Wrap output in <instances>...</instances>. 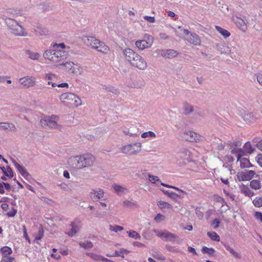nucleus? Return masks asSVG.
Listing matches in <instances>:
<instances>
[{
	"label": "nucleus",
	"mask_w": 262,
	"mask_h": 262,
	"mask_svg": "<svg viewBox=\"0 0 262 262\" xmlns=\"http://www.w3.org/2000/svg\"><path fill=\"white\" fill-rule=\"evenodd\" d=\"M95 158L91 154H84L71 156L68 159L69 166L75 170H79L93 166Z\"/></svg>",
	"instance_id": "nucleus-1"
},
{
	"label": "nucleus",
	"mask_w": 262,
	"mask_h": 262,
	"mask_svg": "<svg viewBox=\"0 0 262 262\" xmlns=\"http://www.w3.org/2000/svg\"><path fill=\"white\" fill-rule=\"evenodd\" d=\"M123 55L126 61L130 65L141 70L146 69L147 65L144 59L130 48H125L123 50Z\"/></svg>",
	"instance_id": "nucleus-2"
},
{
	"label": "nucleus",
	"mask_w": 262,
	"mask_h": 262,
	"mask_svg": "<svg viewBox=\"0 0 262 262\" xmlns=\"http://www.w3.org/2000/svg\"><path fill=\"white\" fill-rule=\"evenodd\" d=\"M43 57L48 60L56 63L68 56V53L62 50H48L43 53Z\"/></svg>",
	"instance_id": "nucleus-3"
},
{
	"label": "nucleus",
	"mask_w": 262,
	"mask_h": 262,
	"mask_svg": "<svg viewBox=\"0 0 262 262\" xmlns=\"http://www.w3.org/2000/svg\"><path fill=\"white\" fill-rule=\"evenodd\" d=\"M60 100L64 105L68 106L75 105L77 107L82 104L80 98L72 93L62 94L60 96Z\"/></svg>",
	"instance_id": "nucleus-4"
},
{
	"label": "nucleus",
	"mask_w": 262,
	"mask_h": 262,
	"mask_svg": "<svg viewBox=\"0 0 262 262\" xmlns=\"http://www.w3.org/2000/svg\"><path fill=\"white\" fill-rule=\"evenodd\" d=\"M5 22L9 27L11 33L15 36H27L28 35V33L25 31V29L13 19L6 18Z\"/></svg>",
	"instance_id": "nucleus-5"
},
{
	"label": "nucleus",
	"mask_w": 262,
	"mask_h": 262,
	"mask_svg": "<svg viewBox=\"0 0 262 262\" xmlns=\"http://www.w3.org/2000/svg\"><path fill=\"white\" fill-rule=\"evenodd\" d=\"M142 144L140 142L130 143L124 145L120 148L121 152L129 155H135L141 150Z\"/></svg>",
	"instance_id": "nucleus-6"
},
{
	"label": "nucleus",
	"mask_w": 262,
	"mask_h": 262,
	"mask_svg": "<svg viewBox=\"0 0 262 262\" xmlns=\"http://www.w3.org/2000/svg\"><path fill=\"white\" fill-rule=\"evenodd\" d=\"M58 120V116L52 115L40 120V123L43 127L48 126L51 128L58 129L59 127V125L57 124Z\"/></svg>",
	"instance_id": "nucleus-7"
},
{
	"label": "nucleus",
	"mask_w": 262,
	"mask_h": 262,
	"mask_svg": "<svg viewBox=\"0 0 262 262\" xmlns=\"http://www.w3.org/2000/svg\"><path fill=\"white\" fill-rule=\"evenodd\" d=\"M154 232L156 235L160 237L162 240L166 242H175L178 238L177 235L173 234L167 230H159L155 229Z\"/></svg>",
	"instance_id": "nucleus-8"
},
{
	"label": "nucleus",
	"mask_w": 262,
	"mask_h": 262,
	"mask_svg": "<svg viewBox=\"0 0 262 262\" xmlns=\"http://www.w3.org/2000/svg\"><path fill=\"white\" fill-rule=\"evenodd\" d=\"M144 39L139 40L135 42L136 46L140 50L150 48L154 42L153 38L149 34H145Z\"/></svg>",
	"instance_id": "nucleus-9"
},
{
	"label": "nucleus",
	"mask_w": 262,
	"mask_h": 262,
	"mask_svg": "<svg viewBox=\"0 0 262 262\" xmlns=\"http://www.w3.org/2000/svg\"><path fill=\"white\" fill-rule=\"evenodd\" d=\"M19 84L25 89H29L35 86L36 84V79L32 76H26L18 79Z\"/></svg>",
	"instance_id": "nucleus-10"
},
{
	"label": "nucleus",
	"mask_w": 262,
	"mask_h": 262,
	"mask_svg": "<svg viewBox=\"0 0 262 262\" xmlns=\"http://www.w3.org/2000/svg\"><path fill=\"white\" fill-rule=\"evenodd\" d=\"M255 174L254 170H245L238 172L236 176L239 181H245L250 180Z\"/></svg>",
	"instance_id": "nucleus-11"
},
{
	"label": "nucleus",
	"mask_w": 262,
	"mask_h": 262,
	"mask_svg": "<svg viewBox=\"0 0 262 262\" xmlns=\"http://www.w3.org/2000/svg\"><path fill=\"white\" fill-rule=\"evenodd\" d=\"M46 79H47L49 81L48 82L49 85L51 84L53 88H54L56 86L59 88H68V84L67 83H62L60 84H57L55 81L57 79V76L52 73H48L46 75Z\"/></svg>",
	"instance_id": "nucleus-12"
},
{
	"label": "nucleus",
	"mask_w": 262,
	"mask_h": 262,
	"mask_svg": "<svg viewBox=\"0 0 262 262\" xmlns=\"http://www.w3.org/2000/svg\"><path fill=\"white\" fill-rule=\"evenodd\" d=\"M183 138L189 142H198L202 140V137L192 131H188L184 133Z\"/></svg>",
	"instance_id": "nucleus-13"
},
{
	"label": "nucleus",
	"mask_w": 262,
	"mask_h": 262,
	"mask_svg": "<svg viewBox=\"0 0 262 262\" xmlns=\"http://www.w3.org/2000/svg\"><path fill=\"white\" fill-rule=\"evenodd\" d=\"M196 106H194L188 103V102L185 101L182 103V113L185 116L190 115L192 114L195 111V108Z\"/></svg>",
	"instance_id": "nucleus-14"
},
{
	"label": "nucleus",
	"mask_w": 262,
	"mask_h": 262,
	"mask_svg": "<svg viewBox=\"0 0 262 262\" xmlns=\"http://www.w3.org/2000/svg\"><path fill=\"white\" fill-rule=\"evenodd\" d=\"M90 198L94 201H97L104 196V191L102 189H92L89 193Z\"/></svg>",
	"instance_id": "nucleus-15"
},
{
	"label": "nucleus",
	"mask_w": 262,
	"mask_h": 262,
	"mask_svg": "<svg viewBox=\"0 0 262 262\" xmlns=\"http://www.w3.org/2000/svg\"><path fill=\"white\" fill-rule=\"evenodd\" d=\"M82 40L88 46L94 48L97 45L98 39L93 36H83L81 37Z\"/></svg>",
	"instance_id": "nucleus-16"
},
{
	"label": "nucleus",
	"mask_w": 262,
	"mask_h": 262,
	"mask_svg": "<svg viewBox=\"0 0 262 262\" xmlns=\"http://www.w3.org/2000/svg\"><path fill=\"white\" fill-rule=\"evenodd\" d=\"M0 129L6 132H17V128L14 124L6 122H1Z\"/></svg>",
	"instance_id": "nucleus-17"
},
{
	"label": "nucleus",
	"mask_w": 262,
	"mask_h": 262,
	"mask_svg": "<svg viewBox=\"0 0 262 262\" xmlns=\"http://www.w3.org/2000/svg\"><path fill=\"white\" fill-rule=\"evenodd\" d=\"M163 52L162 57L165 58L171 59L177 56L179 53L173 49H164Z\"/></svg>",
	"instance_id": "nucleus-18"
},
{
	"label": "nucleus",
	"mask_w": 262,
	"mask_h": 262,
	"mask_svg": "<svg viewBox=\"0 0 262 262\" xmlns=\"http://www.w3.org/2000/svg\"><path fill=\"white\" fill-rule=\"evenodd\" d=\"M187 41L194 46H200L201 40L199 36L195 33H190V35L186 38Z\"/></svg>",
	"instance_id": "nucleus-19"
},
{
	"label": "nucleus",
	"mask_w": 262,
	"mask_h": 262,
	"mask_svg": "<svg viewBox=\"0 0 262 262\" xmlns=\"http://www.w3.org/2000/svg\"><path fill=\"white\" fill-rule=\"evenodd\" d=\"M70 225L72 227V228L69 232H68L66 233L70 236H73L78 232L80 226L79 225V222L76 220L71 222Z\"/></svg>",
	"instance_id": "nucleus-20"
},
{
	"label": "nucleus",
	"mask_w": 262,
	"mask_h": 262,
	"mask_svg": "<svg viewBox=\"0 0 262 262\" xmlns=\"http://www.w3.org/2000/svg\"><path fill=\"white\" fill-rule=\"evenodd\" d=\"M112 187L114 189L115 192L120 195L125 194L129 192V190L126 187L117 184H113Z\"/></svg>",
	"instance_id": "nucleus-21"
},
{
	"label": "nucleus",
	"mask_w": 262,
	"mask_h": 262,
	"mask_svg": "<svg viewBox=\"0 0 262 262\" xmlns=\"http://www.w3.org/2000/svg\"><path fill=\"white\" fill-rule=\"evenodd\" d=\"M232 21L243 30H245L247 28L246 20L237 16H233Z\"/></svg>",
	"instance_id": "nucleus-22"
},
{
	"label": "nucleus",
	"mask_w": 262,
	"mask_h": 262,
	"mask_svg": "<svg viewBox=\"0 0 262 262\" xmlns=\"http://www.w3.org/2000/svg\"><path fill=\"white\" fill-rule=\"evenodd\" d=\"M93 49H96L98 51L102 52L104 54H107L110 51V48L108 46L105 45L104 42L98 40L97 45L94 47Z\"/></svg>",
	"instance_id": "nucleus-23"
},
{
	"label": "nucleus",
	"mask_w": 262,
	"mask_h": 262,
	"mask_svg": "<svg viewBox=\"0 0 262 262\" xmlns=\"http://www.w3.org/2000/svg\"><path fill=\"white\" fill-rule=\"evenodd\" d=\"M33 32L38 36L46 35L48 34L49 31L43 26H38L33 28Z\"/></svg>",
	"instance_id": "nucleus-24"
},
{
	"label": "nucleus",
	"mask_w": 262,
	"mask_h": 262,
	"mask_svg": "<svg viewBox=\"0 0 262 262\" xmlns=\"http://www.w3.org/2000/svg\"><path fill=\"white\" fill-rule=\"evenodd\" d=\"M12 161L21 176L25 178H26L29 175L27 170L24 167L19 165L15 160L12 159Z\"/></svg>",
	"instance_id": "nucleus-25"
},
{
	"label": "nucleus",
	"mask_w": 262,
	"mask_h": 262,
	"mask_svg": "<svg viewBox=\"0 0 262 262\" xmlns=\"http://www.w3.org/2000/svg\"><path fill=\"white\" fill-rule=\"evenodd\" d=\"M62 65H64L66 69L70 73L73 74H76L77 71H76L77 66H75V64L71 61L67 62L66 63H62Z\"/></svg>",
	"instance_id": "nucleus-26"
},
{
	"label": "nucleus",
	"mask_w": 262,
	"mask_h": 262,
	"mask_svg": "<svg viewBox=\"0 0 262 262\" xmlns=\"http://www.w3.org/2000/svg\"><path fill=\"white\" fill-rule=\"evenodd\" d=\"M123 206L125 208H138L139 207L138 203L137 202L133 201V200H124L122 202Z\"/></svg>",
	"instance_id": "nucleus-27"
},
{
	"label": "nucleus",
	"mask_w": 262,
	"mask_h": 262,
	"mask_svg": "<svg viewBox=\"0 0 262 262\" xmlns=\"http://www.w3.org/2000/svg\"><path fill=\"white\" fill-rule=\"evenodd\" d=\"M1 252L2 253V258L9 256L12 253V249L7 246L1 248Z\"/></svg>",
	"instance_id": "nucleus-28"
},
{
	"label": "nucleus",
	"mask_w": 262,
	"mask_h": 262,
	"mask_svg": "<svg viewBox=\"0 0 262 262\" xmlns=\"http://www.w3.org/2000/svg\"><path fill=\"white\" fill-rule=\"evenodd\" d=\"M239 161H240L241 167L242 168H249L253 166V165L250 162L249 160L246 158H240Z\"/></svg>",
	"instance_id": "nucleus-29"
},
{
	"label": "nucleus",
	"mask_w": 262,
	"mask_h": 262,
	"mask_svg": "<svg viewBox=\"0 0 262 262\" xmlns=\"http://www.w3.org/2000/svg\"><path fill=\"white\" fill-rule=\"evenodd\" d=\"M215 29L225 38H227L228 37H229L230 35V32L229 31H228L227 30L222 28L221 27L216 26H215Z\"/></svg>",
	"instance_id": "nucleus-30"
},
{
	"label": "nucleus",
	"mask_w": 262,
	"mask_h": 262,
	"mask_svg": "<svg viewBox=\"0 0 262 262\" xmlns=\"http://www.w3.org/2000/svg\"><path fill=\"white\" fill-rule=\"evenodd\" d=\"M231 152L232 154H235L237 157V161H239L242 154L243 153V151L241 148H232Z\"/></svg>",
	"instance_id": "nucleus-31"
},
{
	"label": "nucleus",
	"mask_w": 262,
	"mask_h": 262,
	"mask_svg": "<svg viewBox=\"0 0 262 262\" xmlns=\"http://www.w3.org/2000/svg\"><path fill=\"white\" fill-rule=\"evenodd\" d=\"M250 186L252 189H259L261 188L260 182L257 180H253L250 182Z\"/></svg>",
	"instance_id": "nucleus-32"
},
{
	"label": "nucleus",
	"mask_w": 262,
	"mask_h": 262,
	"mask_svg": "<svg viewBox=\"0 0 262 262\" xmlns=\"http://www.w3.org/2000/svg\"><path fill=\"white\" fill-rule=\"evenodd\" d=\"M157 205L161 209L167 208L172 209L173 208L171 205L164 201H159L158 202Z\"/></svg>",
	"instance_id": "nucleus-33"
},
{
	"label": "nucleus",
	"mask_w": 262,
	"mask_h": 262,
	"mask_svg": "<svg viewBox=\"0 0 262 262\" xmlns=\"http://www.w3.org/2000/svg\"><path fill=\"white\" fill-rule=\"evenodd\" d=\"M225 247L226 248V249L229 251V252L234 256L235 257V258H241V255L239 254V253H238V252L235 251L234 250V249L230 247V246H228V245H225Z\"/></svg>",
	"instance_id": "nucleus-34"
},
{
	"label": "nucleus",
	"mask_w": 262,
	"mask_h": 262,
	"mask_svg": "<svg viewBox=\"0 0 262 262\" xmlns=\"http://www.w3.org/2000/svg\"><path fill=\"white\" fill-rule=\"evenodd\" d=\"M244 149L246 152L249 154L252 153L255 149V148L251 146L249 142H247L245 144Z\"/></svg>",
	"instance_id": "nucleus-35"
},
{
	"label": "nucleus",
	"mask_w": 262,
	"mask_h": 262,
	"mask_svg": "<svg viewBox=\"0 0 262 262\" xmlns=\"http://www.w3.org/2000/svg\"><path fill=\"white\" fill-rule=\"evenodd\" d=\"M104 89L106 91L111 92L116 95H118L120 94L119 90L112 86H104Z\"/></svg>",
	"instance_id": "nucleus-36"
},
{
	"label": "nucleus",
	"mask_w": 262,
	"mask_h": 262,
	"mask_svg": "<svg viewBox=\"0 0 262 262\" xmlns=\"http://www.w3.org/2000/svg\"><path fill=\"white\" fill-rule=\"evenodd\" d=\"M241 192L246 196L251 197L254 195V193L250 190V189L246 186H243L242 188Z\"/></svg>",
	"instance_id": "nucleus-37"
},
{
	"label": "nucleus",
	"mask_w": 262,
	"mask_h": 262,
	"mask_svg": "<svg viewBox=\"0 0 262 262\" xmlns=\"http://www.w3.org/2000/svg\"><path fill=\"white\" fill-rule=\"evenodd\" d=\"M86 254L95 261H101L103 257L102 255L93 253H87Z\"/></svg>",
	"instance_id": "nucleus-38"
},
{
	"label": "nucleus",
	"mask_w": 262,
	"mask_h": 262,
	"mask_svg": "<svg viewBox=\"0 0 262 262\" xmlns=\"http://www.w3.org/2000/svg\"><path fill=\"white\" fill-rule=\"evenodd\" d=\"M79 245L81 247L85 249H91L93 247L92 243L90 241H86L84 242H80Z\"/></svg>",
	"instance_id": "nucleus-39"
},
{
	"label": "nucleus",
	"mask_w": 262,
	"mask_h": 262,
	"mask_svg": "<svg viewBox=\"0 0 262 262\" xmlns=\"http://www.w3.org/2000/svg\"><path fill=\"white\" fill-rule=\"evenodd\" d=\"M26 53L29 58L33 60L38 59L39 57V54L38 53L33 52L30 50L26 51Z\"/></svg>",
	"instance_id": "nucleus-40"
},
{
	"label": "nucleus",
	"mask_w": 262,
	"mask_h": 262,
	"mask_svg": "<svg viewBox=\"0 0 262 262\" xmlns=\"http://www.w3.org/2000/svg\"><path fill=\"white\" fill-rule=\"evenodd\" d=\"M207 235L214 241L219 242L220 240L219 235L215 232H208Z\"/></svg>",
	"instance_id": "nucleus-41"
},
{
	"label": "nucleus",
	"mask_w": 262,
	"mask_h": 262,
	"mask_svg": "<svg viewBox=\"0 0 262 262\" xmlns=\"http://www.w3.org/2000/svg\"><path fill=\"white\" fill-rule=\"evenodd\" d=\"M127 233L128 234V236L130 237L136 239H140L141 237L136 231L132 230L130 231H127Z\"/></svg>",
	"instance_id": "nucleus-42"
},
{
	"label": "nucleus",
	"mask_w": 262,
	"mask_h": 262,
	"mask_svg": "<svg viewBox=\"0 0 262 262\" xmlns=\"http://www.w3.org/2000/svg\"><path fill=\"white\" fill-rule=\"evenodd\" d=\"M162 191L164 192V194H165L171 198L172 199H175L176 197L183 198V196H181V195L172 192H169V191L164 190H162Z\"/></svg>",
	"instance_id": "nucleus-43"
},
{
	"label": "nucleus",
	"mask_w": 262,
	"mask_h": 262,
	"mask_svg": "<svg viewBox=\"0 0 262 262\" xmlns=\"http://www.w3.org/2000/svg\"><path fill=\"white\" fill-rule=\"evenodd\" d=\"M109 229L111 231H114L115 232H117L118 231H121L123 230V228L122 226L112 225L109 226Z\"/></svg>",
	"instance_id": "nucleus-44"
},
{
	"label": "nucleus",
	"mask_w": 262,
	"mask_h": 262,
	"mask_svg": "<svg viewBox=\"0 0 262 262\" xmlns=\"http://www.w3.org/2000/svg\"><path fill=\"white\" fill-rule=\"evenodd\" d=\"M202 251L204 253H207L210 255H212L214 254L215 250L212 248H209L206 247H204L202 249Z\"/></svg>",
	"instance_id": "nucleus-45"
},
{
	"label": "nucleus",
	"mask_w": 262,
	"mask_h": 262,
	"mask_svg": "<svg viewBox=\"0 0 262 262\" xmlns=\"http://www.w3.org/2000/svg\"><path fill=\"white\" fill-rule=\"evenodd\" d=\"M156 137L155 133L151 131H148L147 132L143 133L141 135V137L143 138H146L147 137L155 138Z\"/></svg>",
	"instance_id": "nucleus-46"
},
{
	"label": "nucleus",
	"mask_w": 262,
	"mask_h": 262,
	"mask_svg": "<svg viewBox=\"0 0 262 262\" xmlns=\"http://www.w3.org/2000/svg\"><path fill=\"white\" fill-rule=\"evenodd\" d=\"M253 203L255 207H260L262 206V198H256L253 201Z\"/></svg>",
	"instance_id": "nucleus-47"
},
{
	"label": "nucleus",
	"mask_w": 262,
	"mask_h": 262,
	"mask_svg": "<svg viewBox=\"0 0 262 262\" xmlns=\"http://www.w3.org/2000/svg\"><path fill=\"white\" fill-rule=\"evenodd\" d=\"M148 177L149 181L152 183L155 184L156 182L160 181V179L157 176H155L149 174Z\"/></svg>",
	"instance_id": "nucleus-48"
},
{
	"label": "nucleus",
	"mask_w": 262,
	"mask_h": 262,
	"mask_svg": "<svg viewBox=\"0 0 262 262\" xmlns=\"http://www.w3.org/2000/svg\"><path fill=\"white\" fill-rule=\"evenodd\" d=\"M253 117L252 113L246 114L244 116V119L247 122H251L253 120Z\"/></svg>",
	"instance_id": "nucleus-49"
},
{
	"label": "nucleus",
	"mask_w": 262,
	"mask_h": 262,
	"mask_svg": "<svg viewBox=\"0 0 262 262\" xmlns=\"http://www.w3.org/2000/svg\"><path fill=\"white\" fill-rule=\"evenodd\" d=\"M124 251H126V250L123 249H122L120 250V252H118L117 251H115V253L114 255H110L108 254H106V256L107 257H111V256H122V257H124V255H121V254L123 253V252Z\"/></svg>",
	"instance_id": "nucleus-50"
},
{
	"label": "nucleus",
	"mask_w": 262,
	"mask_h": 262,
	"mask_svg": "<svg viewBox=\"0 0 262 262\" xmlns=\"http://www.w3.org/2000/svg\"><path fill=\"white\" fill-rule=\"evenodd\" d=\"M229 145L231 148H238L241 146V143L239 141L230 142Z\"/></svg>",
	"instance_id": "nucleus-51"
},
{
	"label": "nucleus",
	"mask_w": 262,
	"mask_h": 262,
	"mask_svg": "<svg viewBox=\"0 0 262 262\" xmlns=\"http://www.w3.org/2000/svg\"><path fill=\"white\" fill-rule=\"evenodd\" d=\"M5 175L7 177L12 178L13 177V172L12 169L10 166H8L6 168V171Z\"/></svg>",
	"instance_id": "nucleus-52"
},
{
	"label": "nucleus",
	"mask_w": 262,
	"mask_h": 262,
	"mask_svg": "<svg viewBox=\"0 0 262 262\" xmlns=\"http://www.w3.org/2000/svg\"><path fill=\"white\" fill-rule=\"evenodd\" d=\"M153 256L155 258L161 260H164L165 259V257L163 256V255L162 254L157 252H155V253L153 254Z\"/></svg>",
	"instance_id": "nucleus-53"
},
{
	"label": "nucleus",
	"mask_w": 262,
	"mask_h": 262,
	"mask_svg": "<svg viewBox=\"0 0 262 262\" xmlns=\"http://www.w3.org/2000/svg\"><path fill=\"white\" fill-rule=\"evenodd\" d=\"M53 47L57 50H62L65 48L66 45L63 43H55Z\"/></svg>",
	"instance_id": "nucleus-54"
},
{
	"label": "nucleus",
	"mask_w": 262,
	"mask_h": 262,
	"mask_svg": "<svg viewBox=\"0 0 262 262\" xmlns=\"http://www.w3.org/2000/svg\"><path fill=\"white\" fill-rule=\"evenodd\" d=\"M14 260V257L12 256H8L2 258L1 262H13Z\"/></svg>",
	"instance_id": "nucleus-55"
},
{
	"label": "nucleus",
	"mask_w": 262,
	"mask_h": 262,
	"mask_svg": "<svg viewBox=\"0 0 262 262\" xmlns=\"http://www.w3.org/2000/svg\"><path fill=\"white\" fill-rule=\"evenodd\" d=\"M255 76L256 78L257 81L260 85L262 86V74L260 73H257L255 74Z\"/></svg>",
	"instance_id": "nucleus-56"
},
{
	"label": "nucleus",
	"mask_w": 262,
	"mask_h": 262,
	"mask_svg": "<svg viewBox=\"0 0 262 262\" xmlns=\"http://www.w3.org/2000/svg\"><path fill=\"white\" fill-rule=\"evenodd\" d=\"M220 223V220L217 219H215L213 221L212 225H213V228L214 229H216L219 227Z\"/></svg>",
	"instance_id": "nucleus-57"
},
{
	"label": "nucleus",
	"mask_w": 262,
	"mask_h": 262,
	"mask_svg": "<svg viewBox=\"0 0 262 262\" xmlns=\"http://www.w3.org/2000/svg\"><path fill=\"white\" fill-rule=\"evenodd\" d=\"M38 234L39 235L38 236H36L35 238V240L36 241V240H40L42 237V236H43V229L42 228L40 229L38 231Z\"/></svg>",
	"instance_id": "nucleus-58"
},
{
	"label": "nucleus",
	"mask_w": 262,
	"mask_h": 262,
	"mask_svg": "<svg viewBox=\"0 0 262 262\" xmlns=\"http://www.w3.org/2000/svg\"><path fill=\"white\" fill-rule=\"evenodd\" d=\"M164 219V216L160 213H159L155 217V220L157 222H160L163 221Z\"/></svg>",
	"instance_id": "nucleus-59"
},
{
	"label": "nucleus",
	"mask_w": 262,
	"mask_h": 262,
	"mask_svg": "<svg viewBox=\"0 0 262 262\" xmlns=\"http://www.w3.org/2000/svg\"><path fill=\"white\" fill-rule=\"evenodd\" d=\"M144 18L145 20L151 23H153L155 21V18L152 16H145Z\"/></svg>",
	"instance_id": "nucleus-60"
},
{
	"label": "nucleus",
	"mask_w": 262,
	"mask_h": 262,
	"mask_svg": "<svg viewBox=\"0 0 262 262\" xmlns=\"http://www.w3.org/2000/svg\"><path fill=\"white\" fill-rule=\"evenodd\" d=\"M255 217L259 220L260 222H262V213L260 212H256L254 215Z\"/></svg>",
	"instance_id": "nucleus-61"
},
{
	"label": "nucleus",
	"mask_w": 262,
	"mask_h": 262,
	"mask_svg": "<svg viewBox=\"0 0 262 262\" xmlns=\"http://www.w3.org/2000/svg\"><path fill=\"white\" fill-rule=\"evenodd\" d=\"M23 230H24V236L25 239L27 241H28V242L30 243V240L29 236H28V235L27 234L26 228V227L25 226H24Z\"/></svg>",
	"instance_id": "nucleus-62"
},
{
	"label": "nucleus",
	"mask_w": 262,
	"mask_h": 262,
	"mask_svg": "<svg viewBox=\"0 0 262 262\" xmlns=\"http://www.w3.org/2000/svg\"><path fill=\"white\" fill-rule=\"evenodd\" d=\"M257 163L262 167V154H259L257 157Z\"/></svg>",
	"instance_id": "nucleus-63"
},
{
	"label": "nucleus",
	"mask_w": 262,
	"mask_h": 262,
	"mask_svg": "<svg viewBox=\"0 0 262 262\" xmlns=\"http://www.w3.org/2000/svg\"><path fill=\"white\" fill-rule=\"evenodd\" d=\"M3 184H4V187L5 188V189L8 190V191H10L11 189V185L8 184V183H3Z\"/></svg>",
	"instance_id": "nucleus-64"
}]
</instances>
